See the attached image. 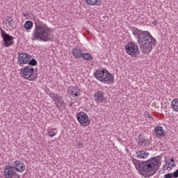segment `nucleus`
<instances>
[{
  "label": "nucleus",
  "mask_w": 178,
  "mask_h": 178,
  "mask_svg": "<svg viewBox=\"0 0 178 178\" xmlns=\"http://www.w3.org/2000/svg\"><path fill=\"white\" fill-rule=\"evenodd\" d=\"M151 144V142L148 139H145L143 138V136L139 135L138 140V145H140V147H143L144 145L145 147H148Z\"/></svg>",
  "instance_id": "15"
},
{
  "label": "nucleus",
  "mask_w": 178,
  "mask_h": 178,
  "mask_svg": "<svg viewBox=\"0 0 178 178\" xmlns=\"http://www.w3.org/2000/svg\"><path fill=\"white\" fill-rule=\"evenodd\" d=\"M94 99L97 104H104L105 94L102 91H97L94 95Z\"/></svg>",
  "instance_id": "12"
},
{
  "label": "nucleus",
  "mask_w": 178,
  "mask_h": 178,
  "mask_svg": "<svg viewBox=\"0 0 178 178\" xmlns=\"http://www.w3.org/2000/svg\"><path fill=\"white\" fill-rule=\"evenodd\" d=\"M67 92L70 95H73V98L80 95V89L77 86H70Z\"/></svg>",
  "instance_id": "13"
},
{
  "label": "nucleus",
  "mask_w": 178,
  "mask_h": 178,
  "mask_svg": "<svg viewBox=\"0 0 178 178\" xmlns=\"http://www.w3.org/2000/svg\"><path fill=\"white\" fill-rule=\"evenodd\" d=\"M164 178H173V176L172 175V173H168L164 175Z\"/></svg>",
  "instance_id": "30"
},
{
  "label": "nucleus",
  "mask_w": 178,
  "mask_h": 178,
  "mask_svg": "<svg viewBox=\"0 0 178 178\" xmlns=\"http://www.w3.org/2000/svg\"><path fill=\"white\" fill-rule=\"evenodd\" d=\"M145 118H147V119H154V118H152V116H151V113H149V112L146 111L145 113Z\"/></svg>",
  "instance_id": "27"
},
{
  "label": "nucleus",
  "mask_w": 178,
  "mask_h": 178,
  "mask_svg": "<svg viewBox=\"0 0 178 178\" xmlns=\"http://www.w3.org/2000/svg\"><path fill=\"white\" fill-rule=\"evenodd\" d=\"M50 98L53 99L55 102H59L61 99H63L62 96L59 95L58 93L51 92L49 94Z\"/></svg>",
  "instance_id": "18"
},
{
  "label": "nucleus",
  "mask_w": 178,
  "mask_h": 178,
  "mask_svg": "<svg viewBox=\"0 0 178 178\" xmlns=\"http://www.w3.org/2000/svg\"><path fill=\"white\" fill-rule=\"evenodd\" d=\"M153 23H154V26H156V24H158V22L156 19L154 20Z\"/></svg>",
  "instance_id": "34"
},
{
  "label": "nucleus",
  "mask_w": 178,
  "mask_h": 178,
  "mask_svg": "<svg viewBox=\"0 0 178 178\" xmlns=\"http://www.w3.org/2000/svg\"><path fill=\"white\" fill-rule=\"evenodd\" d=\"M138 42L143 54H149L155 47L156 40L152 37V35L149 31H145L139 35Z\"/></svg>",
  "instance_id": "3"
},
{
  "label": "nucleus",
  "mask_w": 178,
  "mask_h": 178,
  "mask_svg": "<svg viewBox=\"0 0 178 178\" xmlns=\"http://www.w3.org/2000/svg\"><path fill=\"white\" fill-rule=\"evenodd\" d=\"M154 134L157 138H161V137H163L165 136V131L163 128L161 126H156L154 129Z\"/></svg>",
  "instance_id": "14"
},
{
  "label": "nucleus",
  "mask_w": 178,
  "mask_h": 178,
  "mask_svg": "<svg viewBox=\"0 0 178 178\" xmlns=\"http://www.w3.org/2000/svg\"><path fill=\"white\" fill-rule=\"evenodd\" d=\"M132 162L142 176H145V173H147L149 177L154 176L161 165V159L158 157H153L145 161H140L133 159Z\"/></svg>",
  "instance_id": "1"
},
{
  "label": "nucleus",
  "mask_w": 178,
  "mask_h": 178,
  "mask_svg": "<svg viewBox=\"0 0 178 178\" xmlns=\"http://www.w3.org/2000/svg\"><path fill=\"white\" fill-rule=\"evenodd\" d=\"M13 168L15 172L23 173L26 170V164L22 161L17 160L14 162Z\"/></svg>",
  "instance_id": "8"
},
{
  "label": "nucleus",
  "mask_w": 178,
  "mask_h": 178,
  "mask_svg": "<svg viewBox=\"0 0 178 178\" xmlns=\"http://www.w3.org/2000/svg\"><path fill=\"white\" fill-rule=\"evenodd\" d=\"M125 51L130 56H136L138 55L140 51H138V46L134 42H130L125 46Z\"/></svg>",
  "instance_id": "7"
},
{
  "label": "nucleus",
  "mask_w": 178,
  "mask_h": 178,
  "mask_svg": "<svg viewBox=\"0 0 178 178\" xmlns=\"http://www.w3.org/2000/svg\"><path fill=\"white\" fill-rule=\"evenodd\" d=\"M81 58H83L85 60H92V56L88 53L82 54Z\"/></svg>",
  "instance_id": "24"
},
{
  "label": "nucleus",
  "mask_w": 178,
  "mask_h": 178,
  "mask_svg": "<svg viewBox=\"0 0 178 178\" xmlns=\"http://www.w3.org/2000/svg\"><path fill=\"white\" fill-rule=\"evenodd\" d=\"M78 146H79V148H81V147H83V143L79 142L78 143Z\"/></svg>",
  "instance_id": "33"
},
{
  "label": "nucleus",
  "mask_w": 178,
  "mask_h": 178,
  "mask_svg": "<svg viewBox=\"0 0 178 178\" xmlns=\"http://www.w3.org/2000/svg\"><path fill=\"white\" fill-rule=\"evenodd\" d=\"M70 107L73 106V103L70 104Z\"/></svg>",
  "instance_id": "37"
},
{
  "label": "nucleus",
  "mask_w": 178,
  "mask_h": 178,
  "mask_svg": "<svg viewBox=\"0 0 178 178\" xmlns=\"http://www.w3.org/2000/svg\"><path fill=\"white\" fill-rule=\"evenodd\" d=\"M33 22L26 21L24 25V27L26 30H31V29H33Z\"/></svg>",
  "instance_id": "23"
},
{
  "label": "nucleus",
  "mask_w": 178,
  "mask_h": 178,
  "mask_svg": "<svg viewBox=\"0 0 178 178\" xmlns=\"http://www.w3.org/2000/svg\"><path fill=\"white\" fill-rule=\"evenodd\" d=\"M57 102L60 105L61 109H65V108H66V103H65L62 99Z\"/></svg>",
  "instance_id": "26"
},
{
  "label": "nucleus",
  "mask_w": 178,
  "mask_h": 178,
  "mask_svg": "<svg viewBox=\"0 0 178 178\" xmlns=\"http://www.w3.org/2000/svg\"><path fill=\"white\" fill-rule=\"evenodd\" d=\"M171 163H171L170 161H167V162H166V165H168V167L166 168L167 170L169 169V166L171 165Z\"/></svg>",
  "instance_id": "32"
},
{
  "label": "nucleus",
  "mask_w": 178,
  "mask_h": 178,
  "mask_svg": "<svg viewBox=\"0 0 178 178\" xmlns=\"http://www.w3.org/2000/svg\"><path fill=\"white\" fill-rule=\"evenodd\" d=\"M15 174V169L13 165H6L4 168V177L13 178Z\"/></svg>",
  "instance_id": "11"
},
{
  "label": "nucleus",
  "mask_w": 178,
  "mask_h": 178,
  "mask_svg": "<svg viewBox=\"0 0 178 178\" xmlns=\"http://www.w3.org/2000/svg\"><path fill=\"white\" fill-rule=\"evenodd\" d=\"M85 2L90 6H99L101 5V0H85Z\"/></svg>",
  "instance_id": "19"
},
{
  "label": "nucleus",
  "mask_w": 178,
  "mask_h": 178,
  "mask_svg": "<svg viewBox=\"0 0 178 178\" xmlns=\"http://www.w3.org/2000/svg\"><path fill=\"white\" fill-rule=\"evenodd\" d=\"M14 178H20V175H19V174H17L16 172L14 171V174H13Z\"/></svg>",
  "instance_id": "31"
},
{
  "label": "nucleus",
  "mask_w": 178,
  "mask_h": 178,
  "mask_svg": "<svg viewBox=\"0 0 178 178\" xmlns=\"http://www.w3.org/2000/svg\"><path fill=\"white\" fill-rule=\"evenodd\" d=\"M171 166L175 168V166H176V163H171Z\"/></svg>",
  "instance_id": "35"
},
{
  "label": "nucleus",
  "mask_w": 178,
  "mask_h": 178,
  "mask_svg": "<svg viewBox=\"0 0 178 178\" xmlns=\"http://www.w3.org/2000/svg\"><path fill=\"white\" fill-rule=\"evenodd\" d=\"M78 122L81 124H86V126H88L90 124V120H88V115L84 113L81 112L79 113L76 116Z\"/></svg>",
  "instance_id": "10"
},
{
  "label": "nucleus",
  "mask_w": 178,
  "mask_h": 178,
  "mask_svg": "<svg viewBox=\"0 0 178 178\" xmlns=\"http://www.w3.org/2000/svg\"><path fill=\"white\" fill-rule=\"evenodd\" d=\"M5 24H8L9 27H13L15 26V21H13V18L11 16H7Z\"/></svg>",
  "instance_id": "22"
},
{
  "label": "nucleus",
  "mask_w": 178,
  "mask_h": 178,
  "mask_svg": "<svg viewBox=\"0 0 178 178\" xmlns=\"http://www.w3.org/2000/svg\"><path fill=\"white\" fill-rule=\"evenodd\" d=\"M1 31V36L3 38V47L5 48H9V47H12L15 44V38L5 32L2 29H0Z\"/></svg>",
  "instance_id": "6"
},
{
  "label": "nucleus",
  "mask_w": 178,
  "mask_h": 178,
  "mask_svg": "<svg viewBox=\"0 0 178 178\" xmlns=\"http://www.w3.org/2000/svg\"><path fill=\"white\" fill-rule=\"evenodd\" d=\"M172 177L177 178L178 177V170L172 173Z\"/></svg>",
  "instance_id": "29"
},
{
  "label": "nucleus",
  "mask_w": 178,
  "mask_h": 178,
  "mask_svg": "<svg viewBox=\"0 0 178 178\" xmlns=\"http://www.w3.org/2000/svg\"><path fill=\"white\" fill-rule=\"evenodd\" d=\"M95 77L99 81L102 83H106V84H111V83H113L114 78L108 70H97L95 73Z\"/></svg>",
  "instance_id": "4"
},
{
  "label": "nucleus",
  "mask_w": 178,
  "mask_h": 178,
  "mask_svg": "<svg viewBox=\"0 0 178 178\" xmlns=\"http://www.w3.org/2000/svg\"><path fill=\"white\" fill-rule=\"evenodd\" d=\"M37 60L35 58L29 59L28 60L27 64L29 65L28 66H31V67H33V66H37Z\"/></svg>",
  "instance_id": "25"
},
{
  "label": "nucleus",
  "mask_w": 178,
  "mask_h": 178,
  "mask_svg": "<svg viewBox=\"0 0 178 178\" xmlns=\"http://www.w3.org/2000/svg\"><path fill=\"white\" fill-rule=\"evenodd\" d=\"M136 158H138V159H145V158H147L149 155L148 152H145L144 150L136 151Z\"/></svg>",
  "instance_id": "17"
},
{
  "label": "nucleus",
  "mask_w": 178,
  "mask_h": 178,
  "mask_svg": "<svg viewBox=\"0 0 178 178\" xmlns=\"http://www.w3.org/2000/svg\"><path fill=\"white\" fill-rule=\"evenodd\" d=\"M20 74L22 77H24V79H30L31 76H33V77L31 78L32 79L31 80H35L37 77H38V74H34V68L30 65H27L26 67H24L23 68H21Z\"/></svg>",
  "instance_id": "5"
},
{
  "label": "nucleus",
  "mask_w": 178,
  "mask_h": 178,
  "mask_svg": "<svg viewBox=\"0 0 178 178\" xmlns=\"http://www.w3.org/2000/svg\"><path fill=\"white\" fill-rule=\"evenodd\" d=\"M132 33L134 34V35H136V38L138 40V41L140 40V36L141 35V34H143L144 33V31H141L137 28H134L132 30Z\"/></svg>",
  "instance_id": "21"
},
{
  "label": "nucleus",
  "mask_w": 178,
  "mask_h": 178,
  "mask_svg": "<svg viewBox=\"0 0 178 178\" xmlns=\"http://www.w3.org/2000/svg\"><path fill=\"white\" fill-rule=\"evenodd\" d=\"M170 162H171V163H175V159H170Z\"/></svg>",
  "instance_id": "36"
},
{
  "label": "nucleus",
  "mask_w": 178,
  "mask_h": 178,
  "mask_svg": "<svg viewBox=\"0 0 178 178\" xmlns=\"http://www.w3.org/2000/svg\"><path fill=\"white\" fill-rule=\"evenodd\" d=\"M72 54L75 58H80L83 56V50L78 47H76L75 48L72 49Z\"/></svg>",
  "instance_id": "16"
},
{
  "label": "nucleus",
  "mask_w": 178,
  "mask_h": 178,
  "mask_svg": "<svg viewBox=\"0 0 178 178\" xmlns=\"http://www.w3.org/2000/svg\"><path fill=\"white\" fill-rule=\"evenodd\" d=\"M35 28L32 33V41H54V33L47 24L39 19H35Z\"/></svg>",
  "instance_id": "2"
},
{
  "label": "nucleus",
  "mask_w": 178,
  "mask_h": 178,
  "mask_svg": "<svg viewBox=\"0 0 178 178\" xmlns=\"http://www.w3.org/2000/svg\"><path fill=\"white\" fill-rule=\"evenodd\" d=\"M48 136L49 137H54V136H56V133H55V131H49L48 132Z\"/></svg>",
  "instance_id": "28"
},
{
  "label": "nucleus",
  "mask_w": 178,
  "mask_h": 178,
  "mask_svg": "<svg viewBox=\"0 0 178 178\" xmlns=\"http://www.w3.org/2000/svg\"><path fill=\"white\" fill-rule=\"evenodd\" d=\"M33 56L27 53H19L18 55V62L19 65H27L29 60L31 59Z\"/></svg>",
  "instance_id": "9"
},
{
  "label": "nucleus",
  "mask_w": 178,
  "mask_h": 178,
  "mask_svg": "<svg viewBox=\"0 0 178 178\" xmlns=\"http://www.w3.org/2000/svg\"><path fill=\"white\" fill-rule=\"evenodd\" d=\"M171 109L175 112H178V99H174L170 103Z\"/></svg>",
  "instance_id": "20"
}]
</instances>
